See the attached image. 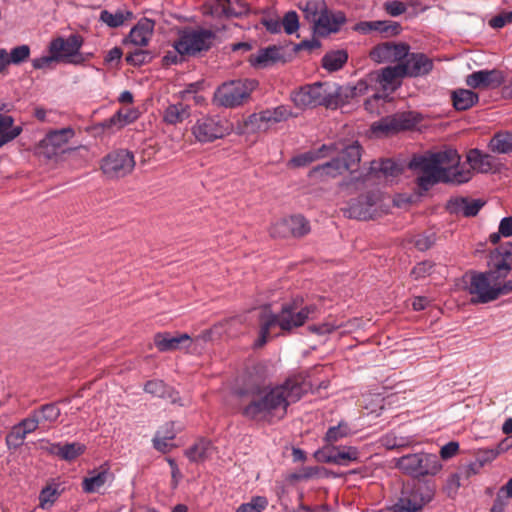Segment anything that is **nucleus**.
Returning a JSON list of instances; mask_svg holds the SVG:
<instances>
[{
  "instance_id": "f257e3e1",
  "label": "nucleus",
  "mask_w": 512,
  "mask_h": 512,
  "mask_svg": "<svg viewBox=\"0 0 512 512\" xmlns=\"http://www.w3.org/2000/svg\"><path fill=\"white\" fill-rule=\"evenodd\" d=\"M460 160L456 150L447 149L428 156L414 157L410 168L416 171L419 188L427 191L437 183L461 185L472 178V170L488 173L496 167L495 157L478 149H471L467 154L470 168H466Z\"/></svg>"
},
{
  "instance_id": "f03ea898",
  "label": "nucleus",
  "mask_w": 512,
  "mask_h": 512,
  "mask_svg": "<svg viewBox=\"0 0 512 512\" xmlns=\"http://www.w3.org/2000/svg\"><path fill=\"white\" fill-rule=\"evenodd\" d=\"M309 389L310 385L300 375L275 386L249 382L239 391L240 412L250 420L271 424L283 419L289 405L297 402Z\"/></svg>"
},
{
  "instance_id": "7ed1b4c3",
  "label": "nucleus",
  "mask_w": 512,
  "mask_h": 512,
  "mask_svg": "<svg viewBox=\"0 0 512 512\" xmlns=\"http://www.w3.org/2000/svg\"><path fill=\"white\" fill-rule=\"evenodd\" d=\"M302 299H293L281 306L278 313L263 309L259 315V336L254 343L255 348H262L269 340L272 330L279 327L278 335L290 334L294 329L303 326L310 315L317 311L314 304L303 306Z\"/></svg>"
},
{
  "instance_id": "20e7f679",
  "label": "nucleus",
  "mask_w": 512,
  "mask_h": 512,
  "mask_svg": "<svg viewBox=\"0 0 512 512\" xmlns=\"http://www.w3.org/2000/svg\"><path fill=\"white\" fill-rule=\"evenodd\" d=\"M255 80L244 79L223 83L214 94V102L218 106L234 108L243 105L255 90Z\"/></svg>"
},
{
  "instance_id": "39448f33",
  "label": "nucleus",
  "mask_w": 512,
  "mask_h": 512,
  "mask_svg": "<svg viewBox=\"0 0 512 512\" xmlns=\"http://www.w3.org/2000/svg\"><path fill=\"white\" fill-rule=\"evenodd\" d=\"M215 40V34L208 29L183 30L174 47L180 55L195 56L202 51L211 48Z\"/></svg>"
},
{
  "instance_id": "423d86ee",
  "label": "nucleus",
  "mask_w": 512,
  "mask_h": 512,
  "mask_svg": "<svg viewBox=\"0 0 512 512\" xmlns=\"http://www.w3.org/2000/svg\"><path fill=\"white\" fill-rule=\"evenodd\" d=\"M232 127L228 121L219 116H202L197 119L191 128L192 135L196 141L205 144L222 139L229 135Z\"/></svg>"
},
{
  "instance_id": "0eeeda50",
  "label": "nucleus",
  "mask_w": 512,
  "mask_h": 512,
  "mask_svg": "<svg viewBox=\"0 0 512 512\" xmlns=\"http://www.w3.org/2000/svg\"><path fill=\"white\" fill-rule=\"evenodd\" d=\"M84 39L80 34H71L69 37H56L51 40L48 51L55 55L58 62L82 64L85 59L80 52Z\"/></svg>"
},
{
  "instance_id": "6e6552de",
  "label": "nucleus",
  "mask_w": 512,
  "mask_h": 512,
  "mask_svg": "<svg viewBox=\"0 0 512 512\" xmlns=\"http://www.w3.org/2000/svg\"><path fill=\"white\" fill-rule=\"evenodd\" d=\"M311 231L310 222L301 214L279 218L271 223L269 235L274 239H299Z\"/></svg>"
},
{
  "instance_id": "1a4fd4ad",
  "label": "nucleus",
  "mask_w": 512,
  "mask_h": 512,
  "mask_svg": "<svg viewBox=\"0 0 512 512\" xmlns=\"http://www.w3.org/2000/svg\"><path fill=\"white\" fill-rule=\"evenodd\" d=\"M397 467L414 477L436 475L442 469L436 455L424 453L402 456L397 461Z\"/></svg>"
},
{
  "instance_id": "9d476101",
  "label": "nucleus",
  "mask_w": 512,
  "mask_h": 512,
  "mask_svg": "<svg viewBox=\"0 0 512 512\" xmlns=\"http://www.w3.org/2000/svg\"><path fill=\"white\" fill-rule=\"evenodd\" d=\"M292 116L287 106L280 105L251 114L244 121V128L247 133L267 132L272 125L286 121Z\"/></svg>"
},
{
  "instance_id": "9b49d317",
  "label": "nucleus",
  "mask_w": 512,
  "mask_h": 512,
  "mask_svg": "<svg viewBox=\"0 0 512 512\" xmlns=\"http://www.w3.org/2000/svg\"><path fill=\"white\" fill-rule=\"evenodd\" d=\"M347 213L350 218L358 220H370L381 216L384 213L381 193L370 191L360 195L349 203Z\"/></svg>"
},
{
  "instance_id": "f8f14e48",
  "label": "nucleus",
  "mask_w": 512,
  "mask_h": 512,
  "mask_svg": "<svg viewBox=\"0 0 512 512\" xmlns=\"http://www.w3.org/2000/svg\"><path fill=\"white\" fill-rule=\"evenodd\" d=\"M416 123L417 119L412 112H399L374 122L371 125V131L377 137H385L410 129Z\"/></svg>"
},
{
  "instance_id": "ddd939ff",
  "label": "nucleus",
  "mask_w": 512,
  "mask_h": 512,
  "mask_svg": "<svg viewBox=\"0 0 512 512\" xmlns=\"http://www.w3.org/2000/svg\"><path fill=\"white\" fill-rule=\"evenodd\" d=\"M134 166V156L127 150L111 152L101 163L103 173L109 178L124 177L132 172Z\"/></svg>"
},
{
  "instance_id": "4468645a",
  "label": "nucleus",
  "mask_w": 512,
  "mask_h": 512,
  "mask_svg": "<svg viewBox=\"0 0 512 512\" xmlns=\"http://www.w3.org/2000/svg\"><path fill=\"white\" fill-rule=\"evenodd\" d=\"M467 291L471 295L472 303H488L501 295L497 286L491 284L489 274L485 273L472 274L467 283Z\"/></svg>"
},
{
  "instance_id": "2eb2a0df",
  "label": "nucleus",
  "mask_w": 512,
  "mask_h": 512,
  "mask_svg": "<svg viewBox=\"0 0 512 512\" xmlns=\"http://www.w3.org/2000/svg\"><path fill=\"white\" fill-rule=\"evenodd\" d=\"M434 496V490L427 484L414 485L410 491H403L396 503L404 512H419Z\"/></svg>"
},
{
  "instance_id": "dca6fc26",
  "label": "nucleus",
  "mask_w": 512,
  "mask_h": 512,
  "mask_svg": "<svg viewBox=\"0 0 512 512\" xmlns=\"http://www.w3.org/2000/svg\"><path fill=\"white\" fill-rule=\"evenodd\" d=\"M291 99L295 106L306 109L317 106L326 107V82H316L301 87L292 93Z\"/></svg>"
},
{
  "instance_id": "f3484780",
  "label": "nucleus",
  "mask_w": 512,
  "mask_h": 512,
  "mask_svg": "<svg viewBox=\"0 0 512 512\" xmlns=\"http://www.w3.org/2000/svg\"><path fill=\"white\" fill-rule=\"evenodd\" d=\"M74 136V131L71 128H63L49 132L45 138L40 142L41 153L46 158H52L59 153H64L66 144Z\"/></svg>"
},
{
  "instance_id": "a211bd4d",
  "label": "nucleus",
  "mask_w": 512,
  "mask_h": 512,
  "mask_svg": "<svg viewBox=\"0 0 512 512\" xmlns=\"http://www.w3.org/2000/svg\"><path fill=\"white\" fill-rule=\"evenodd\" d=\"M504 81V74L498 69L475 71L466 77V85L478 90L496 89Z\"/></svg>"
},
{
  "instance_id": "6ab92c4d",
  "label": "nucleus",
  "mask_w": 512,
  "mask_h": 512,
  "mask_svg": "<svg viewBox=\"0 0 512 512\" xmlns=\"http://www.w3.org/2000/svg\"><path fill=\"white\" fill-rule=\"evenodd\" d=\"M409 46L403 43L386 42L379 44L370 52L371 58L376 62H404L408 56Z\"/></svg>"
},
{
  "instance_id": "aec40b11",
  "label": "nucleus",
  "mask_w": 512,
  "mask_h": 512,
  "mask_svg": "<svg viewBox=\"0 0 512 512\" xmlns=\"http://www.w3.org/2000/svg\"><path fill=\"white\" fill-rule=\"evenodd\" d=\"M346 22V16L343 12H333L326 9L320 18L315 20L314 30L319 36H327L331 33H336L340 30L341 26Z\"/></svg>"
},
{
  "instance_id": "412c9836",
  "label": "nucleus",
  "mask_w": 512,
  "mask_h": 512,
  "mask_svg": "<svg viewBox=\"0 0 512 512\" xmlns=\"http://www.w3.org/2000/svg\"><path fill=\"white\" fill-rule=\"evenodd\" d=\"M401 65L406 77L422 76L428 74L433 68L432 60L422 53H408Z\"/></svg>"
},
{
  "instance_id": "4be33fe9",
  "label": "nucleus",
  "mask_w": 512,
  "mask_h": 512,
  "mask_svg": "<svg viewBox=\"0 0 512 512\" xmlns=\"http://www.w3.org/2000/svg\"><path fill=\"white\" fill-rule=\"evenodd\" d=\"M404 77H406V74L401 63H399L395 66L382 68L377 73L376 81L384 91L392 93L401 86Z\"/></svg>"
},
{
  "instance_id": "5701e85b",
  "label": "nucleus",
  "mask_w": 512,
  "mask_h": 512,
  "mask_svg": "<svg viewBox=\"0 0 512 512\" xmlns=\"http://www.w3.org/2000/svg\"><path fill=\"white\" fill-rule=\"evenodd\" d=\"M191 342V337L186 333L171 335L165 332L157 333L154 336V344L160 352L175 351L182 347H188Z\"/></svg>"
},
{
  "instance_id": "b1692460",
  "label": "nucleus",
  "mask_w": 512,
  "mask_h": 512,
  "mask_svg": "<svg viewBox=\"0 0 512 512\" xmlns=\"http://www.w3.org/2000/svg\"><path fill=\"white\" fill-rule=\"evenodd\" d=\"M112 479L113 474L110 471V467L105 463L88 472V475L82 481V488L86 493H94Z\"/></svg>"
},
{
  "instance_id": "393cba45",
  "label": "nucleus",
  "mask_w": 512,
  "mask_h": 512,
  "mask_svg": "<svg viewBox=\"0 0 512 512\" xmlns=\"http://www.w3.org/2000/svg\"><path fill=\"white\" fill-rule=\"evenodd\" d=\"M280 61H283L281 48L277 46H269L260 49L257 53L249 56L250 64L255 68H266L272 66Z\"/></svg>"
},
{
  "instance_id": "a878e982",
  "label": "nucleus",
  "mask_w": 512,
  "mask_h": 512,
  "mask_svg": "<svg viewBox=\"0 0 512 512\" xmlns=\"http://www.w3.org/2000/svg\"><path fill=\"white\" fill-rule=\"evenodd\" d=\"M491 262L499 276H505L512 269V243H506L491 254Z\"/></svg>"
},
{
  "instance_id": "bb28decb",
  "label": "nucleus",
  "mask_w": 512,
  "mask_h": 512,
  "mask_svg": "<svg viewBox=\"0 0 512 512\" xmlns=\"http://www.w3.org/2000/svg\"><path fill=\"white\" fill-rule=\"evenodd\" d=\"M144 391L153 397L167 400L172 404L180 403L179 393L172 387L167 386L162 380H149L144 385Z\"/></svg>"
},
{
  "instance_id": "cd10ccee",
  "label": "nucleus",
  "mask_w": 512,
  "mask_h": 512,
  "mask_svg": "<svg viewBox=\"0 0 512 512\" xmlns=\"http://www.w3.org/2000/svg\"><path fill=\"white\" fill-rule=\"evenodd\" d=\"M483 205L484 202L479 199L469 200L467 198H456L451 199L447 203V210L452 214L473 217L477 215Z\"/></svg>"
},
{
  "instance_id": "c85d7f7f",
  "label": "nucleus",
  "mask_w": 512,
  "mask_h": 512,
  "mask_svg": "<svg viewBox=\"0 0 512 512\" xmlns=\"http://www.w3.org/2000/svg\"><path fill=\"white\" fill-rule=\"evenodd\" d=\"M191 116V108L188 104L177 102L169 104L162 113V121L166 125L176 126L183 123Z\"/></svg>"
},
{
  "instance_id": "c756f323",
  "label": "nucleus",
  "mask_w": 512,
  "mask_h": 512,
  "mask_svg": "<svg viewBox=\"0 0 512 512\" xmlns=\"http://www.w3.org/2000/svg\"><path fill=\"white\" fill-rule=\"evenodd\" d=\"M350 86H337L326 82V108L336 109L348 103L351 96Z\"/></svg>"
},
{
  "instance_id": "7c9ffc66",
  "label": "nucleus",
  "mask_w": 512,
  "mask_h": 512,
  "mask_svg": "<svg viewBox=\"0 0 512 512\" xmlns=\"http://www.w3.org/2000/svg\"><path fill=\"white\" fill-rule=\"evenodd\" d=\"M319 454L324 457L325 462L338 465H345L350 461L357 460L358 458V452L353 447H345L343 450L333 447H325L319 452Z\"/></svg>"
},
{
  "instance_id": "2f4dec72",
  "label": "nucleus",
  "mask_w": 512,
  "mask_h": 512,
  "mask_svg": "<svg viewBox=\"0 0 512 512\" xmlns=\"http://www.w3.org/2000/svg\"><path fill=\"white\" fill-rule=\"evenodd\" d=\"M401 26L393 21H363L356 25V30L363 33L377 31L386 36H394L400 33Z\"/></svg>"
},
{
  "instance_id": "473e14b6",
  "label": "nucleus",
  "mask_w": 512,
  "mask_h": 512,
  "mask_svg": "<svg viewBox=\"0 0 512 512\" xmlns=\"http://www.w3.org/2000/svg\"><path fill=\"white\" fill-rule=\"evenodd\" d=\"M154 22L149 19H142L130 31L129 41L136 46H147L152 37Z\"/></svg>"
},
{
  "instance_id": "72a5a7b5",
  "label": "nucleus",
  "mask_w": 512,
  "mask_h": 512,
  "mask_svg": "<svg viewBox=\"0 0 512 512\" xmlns=\"http://www.w3.org/2000/svg\"><path fill=\"white\" fill-rule=\"evenodd\" d=\"M362 156V148L357 141L353 142L350 145H347L341 153V157L339 158L346 170L350 172L351 175L358 172L360 168V161Z\"/></svg>"
},
{
  "instance_id": "f704fd0d",
  "label": "nucleus",
  "mask_w": 512,
  "mask_h": 512,
  "mask_svg": "<svg viewBox=\"0 0 512 512\" xmlns=\"http://www.w3.org/2000/svg\"><path fill=\"white\" fill-rule=\"evenodd\" d=\"M344 171H347V170H346L345 166L343 165V163L341 162V160L339 158H334L331 161H329L323 165L314 167L311 170L310 175L313 177H320V178H325V177L335 178V177L343 174Z\"/></svg>"
},
{
  "instance_id": "c9c22d12",
  "label": "nucleus",
  "mask_w": 512,
  "mask_h": 512,
  "mask_svg": "<svg viewBox=\"0 0 512 512\" xmlns=\"http://www.w3.org/2000/svg\"><path fill=\"white\" fill-rule=\"evenodd\" d=\"M478 100V94L469 89H457L452 92L453 106L458 111L471 108Z\"/></svg>"
},
{
  "instance_id": "e433bc0d",
  "label": "nucleus",
  "mask_w": 512,
  "mask_h": 512,
  "mask_svg": "<svg viewBox=\"0 0 512 512\" xmlns=\"http://www.w3.org/2000/svg\"><path fill=\"white\" fill-rule=\"evenodd\" d=\"M401 172V167L391 159H384L379 162L373 161L371 162V166L369 168V173L375 174L378 177L380 174L386 178L396 177Z\"/></svg>"
},
{
  "instance_id": "4c0bfd02",
  "label": "nucleus",
  "mask_w": 512,
  "mask_h": 512,
  "mask_svg": "<svg viewBox=\"0 0 512 512\" xmlns=\"http://www.w3.org/2000/svg\"><path fill=\"white\" fill-rule=\"evenodd\" d=\"M34 412L43 427H51L61 415V410L55 403L44 404Z\"/></svg>"
},
{
  "instance_id": "58836bf2",
  "label": "nucleus",
  "mask_w": 512,
  "mask_h": 512,
  "mask_svg": "<svg viewBox=\"0 0 512 512\" xmlns=\"http://www.w3.org/2000/svg\"><path fill=\"white\" fill-rule=\"evenodd\" d=\"M489 149L499 154L512 153V133L501 131L494 134L489 142Z\"/></svg>"
},
{
  "instance_id": "ea45409f",
  "label": "nucleus",
  "mask_w": 512,
  "mask_h": 512,
  "mask_svg": "<svg viewBox=\"0 0 512 512\" xmlns=\"http://www.w3.org/2000/svg\"><path fill=\"white\" fill-rule=\"evenodd\" d=\"M211 448L210 441L199 439L185 451V455L192 462H202L209 457Z\"/></svg>"
},
{
  "instance_id": "a19ab883",
  "label": "nucleus",
  "mask_w": 512,
  "mask_h": 512,
  "mask_svg": "<svg viewBox=\"0 0 512 512\" xmlns=\"http://www.w3.org/2000/svg\"><path fill=\"white\" fill-rule=\"evenodd\" d=\"M85 447L79 443H70L61 446L60 444L53 445L51 452L60 458L71 461L84 453Z\"/></svg>"
},
{
  "instance_id": "79ce46f5",
  "label": "nucleus",
  "mask_w": 512,
  "mask_h": 512,
  "mask_svg": "<svg viewBox=\"0 0 512 512\" xmlns=\"http://www.w3.org/2000/svg\"><path fill=\"white\" fill-rule=\"evenodd\" d=\"M132 18L133 13L128 10H117L115 13L103 10L100 14V20L112 28L119 27Z\"/></svg>"
},
{
  "instance_id": "37998d69",
  "label": "nucleus",
  "mask_w": 512,
  "mask_h": 512,
  "mask_svg": "<svg viewBox=\"0 0 512 512\" xmlns=\"http://www.w3.org/2000/svg\"><path fill=\"white\" fill-rule=\"evenodd\" d=\"M348 55L344 50L332 51L322 58V66L328 71H337L347 62Z\"/></svg>"
},
{
  "instance_id": "c03bdc74",
  "label": "nucleus",
  "mask_w": 512,
  "mask_h": 512,
  "mask_svg": "<svg viewBox=\"0 0 512 512\" xmlns=\"http://www.w3.org/2000/svg\"><path fill=\"white\" fill-rule=\"evenodd\" d=\"M22 132L21 126L14 125V119L10 115L0 114V137L9 138V142L17 138Z\"/></svg>"
},
{
  "instance_id": "a18cd8bd",
  "label": "nucleus",
  "mask_w": 512,
  "mask_h": 512,
  "mask_svg": "<svg viewBox=\"0 0 512 512\" xmlns=\"http://www.w3.org/2000/svg\"><path fill=\"white\" fill-rule=\"evenodd\" d=\"M59 496L60 492L58 486L55 484H49L46 487H44L40 492L39 506L42 509H48L53 505V503L58 499Z\"/></svg>"
},
{
  "instance_id": "49530a36",
  "label": "nucleus",
  "mask_w": 512,
  "mask_h": 512,
  "mask_svg": "<svg viewBox=\"0 0 512 512\" xmlns=\"http://www.w3.org/2000/svg\"><path fill=\"white\" fill-rule=\"evenodd\" d=\"M327 9L323 0L308 1L303 9L305 17L315 25V20Z\"/></svg>"
},
{
  "instance_id": "de8ad7c7",
  "label": "nucleus",
  "mask_w": 512,
  "mask_h": 512,
  "mask_svg": "<svg viewBox=\"0 0 512 512\" xmlns=\"http://www.w3.org/2000/svg\"><path fill=\"white\" fill-rule=\"evenodd\" d=\"M138 118V112L131 108L120 109L114 116L111 117L110 123L118 125L119 128L135 121Z\"/></svg>"
},
{
  "instance_id": "09e8293b",
  "label": "nucleus",
  "mask_w": 512,
  "mask_h": 512,
  "mask_svg": "<svg viewBox=\"0 0 512 512\" xmlns=\"http://www.w3.org/2000/svg\"><path fill=\"white\" fill-rule=\"evenodd\" d=\"M331 149H334V146L328 147L326 145H323L319 149L318 152L309 151V152H306L304 154H301V155H298V156L292 158L291 161H290V164L293 167H303V166H306V165L312 163L313 161H315L316 159H318L320 157L319 153H321L323 151H326V150H331Z\"/></svg>"
},
{
  "instance_id": "8fccbe9b",
  "label": "nucleus",
  "mask_w": 512,
  "mask_h": 512,
  "mask_svg": "<svg viewBox=\"0 0 512 512\" xmlns=\"http://www.w3.org/2000/svg\"><path fill=\"white\" fill-rule=\"evenodd\" d=\"M25 431L19 426V424H16L12 427L10 432L6 436V444L9 449H17L19 448L26 438Z\"/></svg>"
},
{
  "instance_id": "3c124183",
  "label": "nucleus",
  "mask_w": 512,
  "mask_h": 512,
  "mask_svg": "<svg viewBox=\"0 0 512 512\" xmlns=\"http://www.w3.org/2000/svg\"><path fill=\"white\" fill-rule=\"evenodd\" d=\"M225 3L226 0H207L202 6V12L204 15L221 18L225 13Z\"/></svg>"
},
{
  "instance_id": "603ef678",
  "label": "nucleus",
  "mask_w": 512,
  "mask_h": 512,
  "mask_svg": "<svg viewBox=\"0 0 512 512\" xmlns=\"http://www.w3.org/2000/svg\"><path fill=\"white\" fill-rule=\"evenodd\" d=\"M349 427L346 423L340 422L337 426L330 427L326 433L325 441L328 444H333L338 440L346 437L349 434Z\"/></svg>"
},
{
  "instance_id": "864d4df0",
  "label": "nucleus",
  "mask_w": 512,
  "mask_h": 512,
  "mask_svg": "<svg viewBox=\"0 0 512 512\" xmlns=\"http://www.w3.org/2000/svg\"><path fill=\"white\" fill-rule=\"evenodd\" d=\"M341 327H343V322H338L336 320H333V319L329 318L327 321H325L322 324L310 325L309 326V330L312 333H316V334H319V335H325V334H330L333 331H335V330H337V329H339Z\"/></svg>"
},
{
  "instance_id": "5fc2aeb1",
  "label": "nucleus",
  "mask_w": 512,
  "mask_h": 512,
  "mask_svg": "<svg viewBox=\"0 0 512 512\" xmlns=\"http://www.w3.org/2000/svg\"><path fill=\"white\" fill-rule=\"evenodd\" d=\"M267 504L265 497L257 496L252 498L251 502L240 505L236 512H262Z\"/></svg>"
},
{
  "instance_id": "6e6d98bb",
  "label": "nucleus",
  "mask_w": 512,
  "mask_h": 512,
  "mask_svg": "<svg viewBox=\"0 0 512 512\" xmlns=\"http://www.w3.org/2000/svg\"><path fill=\"white\" fill-rule=\"evenodd\" d=\"M282 28L287 34L295 33L299 28V18L295 11L287 12L281 20Z\"/></svg>"
},
{
  "instance_id": "4d7b16f0",
  "label": "nucleus",
  "mask_w": 512,
  "mask_h": 512,
  "mask_svg": "<svg viewBox=\"0 0 512 512\" xmlns=\"http://www.w3.org/2000/svg\"><path fill=\"white\" fill-rule=\"evenodd\" d=\"M383 9L388 15L397 17L407 11V4L399 0L387 1L383 4Z\"/></svg>"
},
{
  "instance_id": "13d9d810",
  "label": "nucleus",
  "mask_w": 512,
  "mask_h": 512,
  "mask_svg": "<svg viewBox=\"0 0 512 512\" xmlns=\"http://www.w3.org/2000/svg\"><path fill=\"white\" fill-rule=\"evenodd\" d=\"M433 267L434 264L432 262L422 261L413 267L410 274L415 280H419L431 275Z\"/></svg>"
},
{
  "instance_id": "bf43d9fd",
  "label": "nucleus",
  "mask_w": 512,
  "mask_h": 512,
  "mask_svg": "<svg viewBox=\"0 0 512 512\" xmlns=\"http://www.w3.org/2000/svg\"><path fill=\"white\" fill-rule=\"evenodd\" d=\"M174 437H175L174 431L167 432L165 435H163V437L156 436L153 439L154 448L162 453H166V452L170 451L171 448L173 447V445L169 443V440L174 439Z\"/></svg>"
},
{
  "instance_id": "052dcab7",
  "label": "nucleus",
  "mask_w": 512,
  "mask_h": 512,
  "mask_svg": "<svg viewBox=\"0 0 512 512\" xmlns=\"http://www.w3.org/2000/svg\"><path fill=\"white\" fill-rule=\"evenodd\" d=\"M30 55V48L27 45H21L17 46L14 49H12L11 53L9 54V60L10 63L19 64L26 59H28Z\"/></svg>"
},
{
  "instance_id": "680f3d73",
  "label": "nucleus",
  "mask_w": 512,
  "mask_h": 512,
  "mask_svg": "<svg viewBox=\"0 0 512 512\" xmlns=\"http://www.w3.org/2000/svg\"><path fill=\"white\" fill-rule=\"evenodd\" d=\"M18 424L26 434L34 432L41 425L34 411H32L28 417L24 418Z\"/></svg>"
},
{
  "instance_id": "e2e57ef3",
  "label": "nucleus",
  "mask_w": 512,
  "mask_h": 512,
  "mask_svg": "<svg viewBox=\"0 0 512 512\" xmlns=\"http://www.w3.org/2000/svg\"><path fill=\"white\" fill-rule=\"evenodd\" d=\"M55 63H59L55 55L49 53L47 56L36 58L32 61L35 69H52Z\"/></svg>"
},
{
  "instance_id": "0e129e2a",
  "label": "nucleus",
  "mask_w": 512,
  "mask_h": 512,
  "mask_svg": "<svg viewBox=\"0 0 512 512\" xmlns=\"http://www.w3.org/2000/svg\"><path fill=\"white\" fill-rule=\"evenodd\" d=\"M388 98V95L383 96L381 94H374L371 98L367 99L364 103L365 109L370 113L380 114L379 105L380 102H384Z\"/></svg>"
},
{
  "instance_id": "69168bd1",
  "label": "nucleus",
  "mask_w": 512,
  "mask_h": 512,
  "mask_svg": "<svg viewBox=\"0 0 512 512\" xmlns=\"http://www.w3.org/2000/svg\"><path fill=\"white\" fill-rule=\"evenodd\" d=\"M512 23V11L509 12H503L499 15L494 16L490 19L489 25L492 28H502L506 24Z\"/></svg>"
},
{
  "instance_id": "338daca9",
  "label": "nucleus",
  "mask_w": 512,
  "mask_h": 512,
  "mask_svg": "<svg viewBox=\"0 0 512 512\" xmlns=\"http://www.w3.org/2000/svg\"><path fill=\"white\" fill-rule=\"evenodd\" d=\"M460 474L459 473H454V474H451L447 481H446V485H445V491L447 492V495L449 497H454L460 487Z\"/></svg>"
},
{
  "instance_id": "774afa93",
  "label": "nucleus",
  "mask_w": 512,
  "mask_h": 512,
  "mask_svg": "<svg viewBox=\"0 0 512 512\" xmlns=\"http://www.w3.org/2000/svg\"><path fill=\"white\" fill-rule=\"evenodd\" d=\"M459 450V444L457 442L451 441L444 445L440 450V456L442 459H449L457 454Z\"/></svg>"
}]
</instances>
